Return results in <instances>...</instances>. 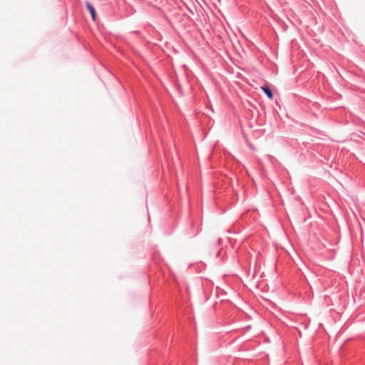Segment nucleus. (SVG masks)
I'll list each match as a JSON object with an SVG mask.
<instances>
[{
    "instance_id": "nucleus-1",
    "label": "nucleus",
    "mask_w": 365,
    "mask_h": 365,
    "mask_svg": "<svg viewBox=\"0 0 365 365\" xmlns=\"http://www.w3.org/2000/svg\"><path fill=\"white\" fill-rule=\"evenodd\" d=\"M86 7H87L88 10L90 11L93 20L96 21V11H95V9L93 8V6L91 5V4L90 2H86Z\"/></svg>"
},
{
    "instance_id": "nucleus-2",
    "label": "nucleus",
    "mask_w": 365,
    "mask_h": 365,
    "mask_svg": "<svg viewBox=\"0 0 365 365\" xmlns=\"http://www.w3.org/2000/svg\"><path fill=\"white\" fill-rule=\"evenodd\" d=\"M261 89L266 93V95L267 96V97L269 99H272L273 98V93H272V91L269 89V87H267V86H262Z\"/></svg>"
}]
</instances>
